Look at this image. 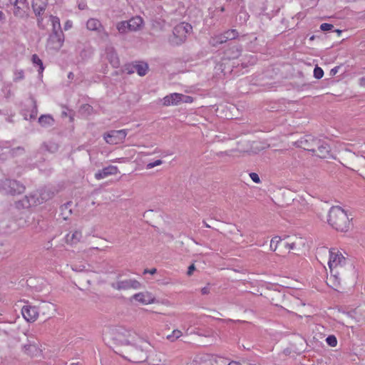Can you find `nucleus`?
I'll return each instance as SVG.
<instances>
[{"label": "nucleus", "mask_w": 365, "mask_h": 365, "mask_svg": "<svg viewBox=\"0 0 365 365\" xmlns=\"http://www.w3.org/2000/svg\"><path fill=\"white\" fill-rule=\"evenodd\" d=\"M110 331L113 339H120L121 336H125V332H127V330L122 327H115L110 329Z\"/></svg>", "instance_id": "obj_23"}, {"label": "nucleus", "mask_w": 365, "mask_h": 365, "mask_svg": "<svg viewBox=\"0 0 365 365\" xmlns=\"http://www.w3.org/2000/svg\"><path fill=\"white\" fill-rule=\"evenodd\" d=\"M317 255L322 259L323 257H329L328 265L330 269V277L328 281L331 286L338 290L341 285V279L345 274L346 260L339 251L335 249L328 250L327 247L317 249Z\"/></svg>", "instance_id": "obj_1"}, {"label": "nucleus", "mask_w": 365, "mask_h": 365, "mask_svg": "<svg viewBox=\"0 0 365 365\" xmlns=\"http://www.w3.org/2000/svg\"><path fill=\"white\" fill-rule=\"evenodd\" d=\"M280 244L284 247L287 248L289 251L290 250L294 249V244L292 243L291 245L289 243L282 242L279 237H274L271 240L270 242V249L273 251H276L278 247V245Z\"/></svg>", "instance_id": "obj_20"}, {"label": "nucleus", "mask_w": 365, "mask_h": 365, "mask_svg": "<svg viewBox=\"0 0 365 365\" xmlns=\"http://www.w3.org/2000/svg\"><path fill=\"white\" fill-rule=\"evenodd\" d=\"M228 365H241V364L237 361H231L230 363H229Z\"/></svg>", "instance_id": "obj_46"}, {"label": "nucleus", "mask_w": 365, "mask_h": 365, "mask_svg": "<svg viewBox=\"0 0 365 365\" xmlns=\"http://www.w3.org/2000/svg\"><path fill=\"white\" fill-rule=\"evenodd\" d=\"M21 314L28 322H34L38 317V312L35 306L25 305L21 309Z\"/></svg>", "instance_id": "obj_9"}, {"label": "nucleus", "mask_w": 365, "mask_h": 365, "mask_svg": "<svg viewBox=\"0 0 365 365\" xmlns=\"http://www.w3.org/2000/svg\"><path fill=\"white\" fill-rule=\"evenodd\" d=\"M82 237V232L78 230H75L73 232L68 233L65 237V242L68 245H76L78 243Z\"/></svg>", "instance_id": "obj_17"}, {"label": "nucleus", "mask_w": 365, "mask_h": 365, "mask_svg": "<svg viewBox=\"0 0 365 365\" xmlns=\"http://www.w3.org/2000/svg\"><path fill=\"white\" fill-rule=\"evenodd\" d=\"M107 58L110 61V64L114 68H118L120 65V61L117 54L113 51V49H110L107 52Z\"/></svg>", "instance_id": "obj_22"}, {"label": "nucleus", "mask_w": 365, "mask_h": 365, "mask_svg": "<svg viewBox=\"0 0 365 365\" xmlns=\"http://www.w3.org/2000/svg\"><path fill=\"white\" fill-rule=\"evenodd\" d=\"M326 341L327 343L332 346V347H334L336 346L337 344V340H336V338L334 336V335H329L327 339H326Z\"/></svg>", "instance_id": "obj_34"}, {"label": "nucleus", "mask_w": 365, "mask_h": 365, "mask_svg": "<svg viewBox=\"0 0 365 365\" xmlns=\"http://www.w3.org/2000/svg\"><path fill=\"white\" fill-rule=\"evenodd\" d=\"M323 76H324L323 70L320 67L316 66L315 68L314 69V78H316L317 79H320L323 77Z\"/></svg>", "instance_id": "obj_35"}, {"label": "nucleus", "mask_w": 365, "mask_h": 365, "mask_svg": "<svg viewBox=\"0 0 365 365\" xmlns=\"http://www.w3.org/2000/svg\"><path fill=\"white\" fill-rule=\"evenodd\" d=\"M314 38V36H311V37H310V40H313Z\"/></svg>", "instance_id": "obj_52"}, {"label": "nucleus", "mask_w": 365, "mask_h": 365, "mask_svg": "<svg viewBox=\"0 0 365 365\" xmlns=\"http://www.w3.org/2000/svg\"><path fill=\"white\" fill-rule=\"evenodd\" d=\"M193 101V98L189 96L182 95V98L181 99V103H190Z\"/></svg>", "instance_id": "obj_39"}, {"label": "nucleus", "mask_w": 365, "mask_h": 365, "mask_svg": "<svg viewBox=\"0 0 365 365\" xmlns=\"http://www.w3.org/2000/svg\"><path fill=\"white\" fill-rule=\"evenodd\" d=\"M195 269V267L193 264H191L190 266H189L188 270H187V275H189V276L192 275V274Z\"/></svg>", "instance_id": "obj_42"}, {"label": "nucleus", "mask_w": 365, "mask_h": 365, "mask_svg": "<svg viewBox=\"0 0 365 365\" xmlns=\"http://www.w3.org/2000/svg\"><path fill=\"white\" fill-rule=\"evenodd\" d=\"M208 292H209V289H208V288H207V287H204V288H202V293L203 294H207V293H208Z\"/></svg>", "instance_id": "obj_45"}, {"label": "nucleus", "mask_w": 365, "mask_h": 365, "mask_svg": "<svg viewBox=\"0 0 365 365\" xmlns=\"http://www.w3.org/2000/svg\"><path fill=\"white\" fill-rule=\"evenodd\" d=\"M328 223L338 232H347L351 222L346 212L339 206L331 207L328 215Z\"/></svg>", "instance_id": "obj_2"}, {"label": "nucleus", "mask_w": 365, "mask_h": 365, "mask_svg": "<svg viewBox=\"0 0 365 365\" xmlns=\"http://www.w3.org/2000/svg\"><path fill=\"white\" fill-rule=\"evenodd\" d=\"M163 163V161L161 160H156L153 163H150L147 164L146 168L147 169H151L155 166L160 165Z\"/></svg>", "instance_id": "obj_36"}, {"label": "nucleus", "mask_w": 365, "mask_h": 365, "mask_svg": "<svg viewBox=\"0 0 365 365\" xmlns=\"http://www.w3.org/2000/svg\"><path fill=\"white\" fill-rule=\"evenodd\" d=\"M356 163L362 166H365V158L363 156L356 157Z\"/></svg>", "instance_id": "obj_40"}, {"label": "nucleus", "mask_w": 365, "mask_h": 365, "mask_svg": "<svg viewBox=\"0 0 365 365\" xmlns=\"http://www.w3.org/2000/svg\"><path fill=\"white\" fill-rule=\"evenodd\" d=\"M133 68L140 76H145L148 70V66L145 63H139L135 65Z\"/></svg>", "instance_id": "obj_25"}, {"label": "nucleus", "mask_w": 365, "mask_h": 365, "mask_svg": "<svg viewBox=\"0 0 365 365\" xmlns=\"http://www.w3.org/2000/svg\"><path fill=\"white\" fill-rule=\"evenodd\" d=\"M192 31V27L188 23L181 22L177 24L173 28V35L170 37V43L175 46L183 43Z\"/></svg>", "instance_id": "obj_3"}, {"label": "nucleus", "mask_w": 365, "mask_h": 365, "mask_svg": "<svg viewBox=\"0 0 365 365\" xmlns=\"http://www.w3.org/2000/svg\"><path fill=\"white\" fill-rule=\"evenodd\" d=\"M359 81H360V83H360V85H361V86L365 87V76H364V77H363V78H360Z\"/></svg>", "instance_id": "obj_44"}, {"label": "nucleus", "mask_w": 365, "mask_h": 365, "mask_svg": "<svg viewBox=\"0 0 365 365\" xmlns=\"http://www.w3.org/2000/svg\"><path fill=\"white\" fill-rule=\"evenodd\" d=\"M72 26H73L72 21H71L68 20V21L64 24V29H65V30H68V29H71V28H72Z\"/></svg>", "instance_id": "obj_41"}, {"label": "nucleus", "mask_w": 365, "mask_h": 365, "mask_svg": "<svg viewBox=\"0 0 365 365\" xmlns=\"http://www.w3.org/2000/svg\"><path fill=\"white\" fill-rule=\"evenodd\" d=\"M217 358L220 359H222V358L210 355L208 354H200L195 356V358L192 360V361L190 363V365H200L201 364L210 361V360H215L216 361Z\"/></svg>", "instance_id": "obj_16"}, {"label": "nucleus", "mask_w": 365, "mask_h": 365, "mask_svg": "<svg viewBox=\"0 0 365 365\" xmlns=\"http://www.w3.org/2000/svg\"><path fill=\"white\" fill-rule=\"evenodd\" d=\"M311 85L309 83H302V85L301 86V88H303L304 87H310Z\"/></svg>", "instance_id": "obj_47"}, {"label": "nucleus", "mask_w": 365, "mask_h": 365, "mask_svg": "<svg viewBox=\"0 0 365 365\" xmlns=\"http://www.w3.org/2000/svg\"><path fill=\"white\" fill-rule=\"evenodd\" d=\"M309 241L307 240L305 238L299 237L298 239V245H301L302 247V250L304 252L308 251L310 247Z\"/></svg>", "instance_id": "obj_31"}, {"label": "nucleus", "mask_w": 365, "mask_h": 365, "mask_svg": "<svg viewBox=\"0 0 365 365\" xmlns=\"http://www.w3.org/2000/svg\"><path fill=\"white\" fill-rule=\"evenodd\" d=\"M24 349L25 352L31 356H36L40 351L38 347L36 344L25 345Z\"/></svg>", "instance_id": "obj_24"}, {"label": "nucleus", "mask_w": 365, "mask_h": 365, "mask_svg": "<svg viewBox=\"0 0 365 365\" xmlns=\"http://www.w3.org/2000/svg\"><path fill=\"white\" fill-rule=\"evenodd\" d=\"M336 72H337V68H334L331 70V73H333V74H336Z\"/></svg>", "instance_id": "obj_48"}, {"label": "nucleus", "mask_w": 365, "mask_h": 365, "mask_svg": "<svg viewBox=\"0 0 365 365\" xmlns=\"http://www.w3.org/2000/svg\"><path fill=\"white\" fill-rule=\"evenodd\" d=\"M309 153L312 156L322 159L329 158L331 156V148L329 143L319 138H317Z\"/></svg>", "instance_id": "obj_4"}, {"label": "nucleus", "mask_w": 365, "mask_h": 365, "mask_svg": "<svg viewBox=\"0 0 365 365\" xmlns=\"http://www.w3.org/2000/svg\"><path fill=\"white\" fill-rule=\"evenodd\" d=\"M54 38H57V45L53 46V48H60L63 45V40L61 39V38L58 36L57 32L54 31V34L51 35L48 39V42H52Z\"/></svg>", "instance_id": "obj_32"}, {"label": "nucleus", "mask_w": 365, "mask_h": 365, "mask_svg": "<svg viewBox=\"0 0 365 365\" xmlns=\"http://www.w3.org/2000/svg\"><path fill=\"white\" fill-rule=\"evenodd\" d=\"M336 32H337V34H340L341 33V31L339 29H336Z\"/></svg>", "instance_id": "obj_50"}, {"label": "nucleus", "mask_w": 365, "mask_h": 365, "mask_svg": "<svg viewBox=\"0 0 365 365\" xmlns=\"http://www.w3.org/2000/svg\"><path fill=\"white\" fill-rule=\"evenodd\" d=\"M302 307L304 308V309L300 311L301 314H298V318L299 317L302 318V317H311L312 314V307L309 305L307 307H305L304 303H302Z\"/></svg>", "instance_id": "obj_26"}, {"label": "nucleus", "mask_w": 365, "mask_h": 365, "mask_svg": "<svg viewBox=\"0 0 365 365\" xmlns=\"http://www.w3.org/2000/svg\"><path fill=\"white\" fill-rule=\"evenodd\" d=\"M10 2L14 6L15 16H23L28 9L26 0H10Z\"/></svg>", "instance_id": "obj_13"}, {"label": "nucleus", "mask_w": 365, "mask_h": 365, "mask_svg": "<svg viewBox=\"0 0 365 365\" xmlns=\"http://www.w3.org/2000/svg\"><path fill=\"white\" fill-rule=\"evenodd\" d=\"M117 29L120 34H125L130 31L128 21H121L117 24Z\"/></svg>", "instance_id": "obj_27"}, {"label": "nucleus", "mask_w": 365, "mask_h": 365, "mask_svg": "<svg viewBox=\"0 0 365 365\" xmlns=\"http://www.w3.org/2000/svg\"><path fill=\"white\" fill-rule=\"evenodd\" d=\"M182 335V333L180 330L175 329L172 331L171 334L167 336V339L171 341H174L179 339Z\"/></svg>", "instance_id": "obj_30"}, {"label": "nucleus", "mask_w": 365, "mask_h": 365, "mask_svg": "<svg viewBox=\"0 0 365 365\" xmlns=\"http://www.w3.org/2000/svg\"><path fill=\"white\" fill-rule=\"evenodd\" d=\"M182 98V94L174 93L164 97L163 104L166 106L178 105L181 103Z\"/></svg>", "instance_id": "obj_14"}, {"label": "nucleus", "mask_w": 365, "mask_h": 365, "mask_svg": "<svg viewBox=\"0 0 365 365\" xmlns=\"http://www.w3.org/2000/svg\"><path fill=\"white\" fill-rule=\"evenodd\" d=\"M1 189L11 195L21 194L24 192L25 187L16 180H5L1 183Z\"/></svg>", "instance_id": "obj_5"}, {"label": "nucleus", "mask_w": 365, "mask_h": 365, "mask_svg": "<svg viewBox=\"0 0 365 365\" xmlns=\"http://www.w3.org/2000/svg\"><path fill=\"white\" fill-rule=\"evenodd\" d=\"M39 123L43 125H51L53 122V119L50 115H41L38 119Z\"/></svg>", "instance_id": "obj_28"}, {"label": "nucleus", "mask_w": 365, "mask_h": 365, "mask_svg": "<svg viewBox=\"0 0 365 365\" xmlns=\"http://www.w3.org/2000/svg\"><path fill=\"white\" fill-rule=\"evenodd\" d=\"M31 60H32V62L34 64H36V65L39 66L38 72H39V73H42L44 70V67H43L42 61L39 58V57L36 54H34L32 56Z\"/></svg>", "instance_id": "obj_29"}, {"label": "nucleus", "mask_w": 365, "mask_h": 365, "mask_svg": "<svg viewBox=\"0 0 365 365\" xmlns=\"http://www.w3.org/2000/svg\"><path fill=\"white\" fill-rule=\"evenodd\" d=\"M250 177L253 180V182L256 183L260 182L259 177L256 173H251L250 174Z\"/></svg>", "instance_id": "obj_38"}, {"label": "nucleus", "mask_w": 365, "mask_h": 365, "mask_svg": "<svg viewBox=\"0 0 365 365\" xmlns=\"http://www.w3.org/2000/svg\"><path fill=\"white\" fill-rule=\"evenodd\" d=\"M299 77H302V78L304 77L303 73L301 72L300 73L298 72V78H299Z\"/></svg>", "instance_id": "obj_49"}, {"label": "nucleus", "mask_w": 365, "mask_h": 365, "mask_svg": "<svg viewBox=\"0 0 365 365\" xmlns=\"http://www.w3.org/2000/svg\"><path fill=\"white\" fill-rule=\"evenodd\" d=\"M155 272H156V269H155V268H153V269H150V270L145 269V271H144V273H145H145H150V274H155Z\"/></svg>", "instance_id": "obj_43"}, {"label": "nucleus", "mask_w": 365, "mask_h": 365, "mask_svg": "<svg viewBox=\"0 0 365 365\" xmlns=\"http://www.w3.org/2000/svg\"><path fill=\"white\" fill-rule=\"evenodd\" d=\"M133 298L143 304H150L155 302V297L148 292L135 294Z\"/></svg>", "instance_id": "obj_15"}, {"label": "nucleus", "mask_w": 365, "mask_h": 365, "mask_svg": "<svg viewBox=\"0 0 365 365\" xmlns=\"http://www.w3.org/2000/svg\"><path fill=\"white\" fill-rule=\"evenodd\" d=\"M317 139V137L312 135H304L298 140V148H301L309 153Z\"/></svg>", "instance_id": "obj_10"}, {"label": "nucleus", "mask_w": 365, "mask_h": 365, "mask_svg": "<svg viewBox=\"0 0 365 365\" xmlns=\"http://www.w3.org/2000/svg\"><path fill=\"white\" fill-rule=\"evenodd\" d=\"M87 29L91 31H100L103 29L102 24L99 20L96 19H90L86 24Z\"/></svg>", "instance_id": "obj_21"}, {"label": "nucleus", "mask_w": 365, "mask_h": 365, "mask_svg": "<svg viewBox=\"0 0 365 365\" xmlns=\"http://www.w3.org/2000/svg\"><path fill=\"white\" fill-rule=\"evenodd\" d=\"M237 36L238 32L236 29L227 30L223 34H220L213 37L210 43L215 46L217 44L225 43L228 40L235 39Z\"/></svg>", "instance_id": "obj_7"}, {"label": "nucleus", "mask_w": 365, "mask_h": 365, "mask_svg": "<svg viewBox=\"0 0 365 365\" xmlns=\"http://www.w3.org/2000/svg\"><path fill=\"white\" fill-rule=\"evenodd\" d=\"M112 287L118 290L136 289L140 287V283L137 280L129 279L113 283Z\"/></svg>", "instance_id": "obj_8"}, {"label": "nucleus", "mask_w": 365, "mask_h": 365, "mask_svg": "<svg viewBox=\"0 0 365 365\" xmlns=\"http://www.w3.org/2000/svg\"><path fill=\"white\" fill-rule=\"evenodd\" d=\"M334 28V26L331 24L324 23L320 26V29L324 31H330Z\"/></svg>", "instance_id": "obj_37"}, {"label": "nucleus", "mask_w": 365, "mask_h": 365, "mask_svg": "<svg viewBox=\"0 0 365 365\" xmlns=\"http://www.w3.org/2000/svg\"><path fill=\"white\" fill-rule=\"evenodd\" d=\"M128 22L130 31L140 30L143 26V19L140 16L133 17Z\"/></svg>", "instance_id": "obj_19"}, {"label": "nucleus", "mask_w": 365, "mask_h": 365, "mask_svg": "<svg viewBox=\"0 0 365 365\" xmlns=\"http://www.w3.org/2000/svg\"><path fill=\"white\" fill-rule=\"evenodd\" d=\"M312 199V197L308 194L305 193L299 197L298 199V210L302 211H306L309 209V201Z\"/></svg>", "instance_id": "obj_18"}, {"label": "nucleus", "mask_w": 365, "mask_h": 365, "mask_svg": "<svg viewBox=\"0 0 365 365\" xmlns=\"http://www.w3.org/2000/svg\"><path fill=\"white\" fill-rule=\"evenodd\" d=\"M119 173L118 168L114 165H109L99 170L95 174V178L98 180L107 178L109 175H116Z\"/></svg>", "instance_id": "obj_12"}, {"label": "nucleus", "mask_w": 365, "mask_h": 365, "mask_svg": "<svg viewBox=\"0 0 365 365\" xmlns=\"http://www.w3.org/2000/svg\"><path fill=\"white\" fill-rule=\"evenodd\" d=\"M104 34H105L106 37L107 38V37L108 36V33H107V32H105Z\"/></svg>", "instance_id": "obj_51"}, {"label": "nucleus", "mask_w": 365, "mask_h": 365, "mask_svg": "<svg viewBox=\"0 0 365 365\" xmlns=\"http://www.w3.org/2000/svg\"><path fill=\"white\" fill-rule=\"evenodd\" d=\"M127 134L125 129L111 130L104 134V139L108 144L117 145L124 141Z\"/></svg>", "instance_id": "obj_6"}, {"label": "nucleus", "mask_w": 365, "mask_h": 365, "mask_svg": "<svg viewBox=\"0 0 365 365\" xmlns=\"http://www.w3.org/2000/svg\"><path fill=\"white\" fill-rule=\"evenodd\" d=\"M51 21L53 25V30L55 31L56 28L60 29L61 28V24H60V19L57 16H51L50 17Z\"/></svg>", "instance_id": "obj_33"}, {"label": "nucleus", "mask_w": 365, "mask_h": 365, "mask_svg": "<svg viewBox=\"0 0 365 365\" xmlns=\"http://www.w3.org/2000/svg\"><path fill=\"white\" fill-rule=\"evenodd\" d=\"M48 4V0H33L32 7L35 14L38 16V24L40 26L43 19L41 15L45 11Z\"/></svg>", "instance_id": "obj_11"}]
</instances>
